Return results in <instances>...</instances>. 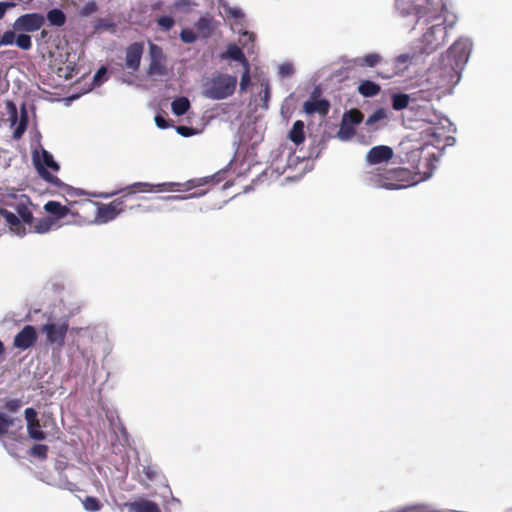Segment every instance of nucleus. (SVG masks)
<instances>
[{
	"label": "nucleus",
	"instance_id": "obj_57",
	"mask_svg": "<svg viewBox=\"0 0 512 512\" xmlns=\"http://www.w3.org/2000/svg\"><path fill=\"white\" fill-rule=\"evenodd\" d=\"M4 352H5L4 344H3V342L0 340V356H1L2 354H4Z\"/></svg>",
	"mask_w": 512,
	"mask_h": 512
},
{
	"label": "nucleus",
	"instance_id": "obj_49",
	"mask_svg": "<svg viewBox=\"0 0 512 512\" xmlns=\"http://www.w3.org/2000/svg\"><path fill=\"white\" fill-rule=\"evenodd\" d=\"M107 69L105 67H101L98 69L96 74L94 75V83L99 84L101 82L102 77L106 74Z\"/></svg>",
	"mask_w": 512,
	"mask_h": 512
},
{
	"label": "nucleus",
	"instance_id": "obj_18",
	"mask_svg": "<svg viewBox=\"0 0 512 512\" xmlns=\"http://www.w3.org/2000/svg\"><path fill=\"white\" fill-rule=\"evenodd\" d=\"M30 200L28 197H25L24 199H21L16 207L15 210L18 213L19 217L23 220L26 224H32L33 223V214L29 208Z\"/></svg>",
	"mask_w": 512,
	"mask_h": 512
},
{
	"label": "nucleus",
	"instance_id": "obj_42",
	"mask_svg": "<svg viewBox=\"0 0 512 512\" xmlns=\"http://www.w3.org/2000/svg\"><path fill=\"white\" fill-rule=\"evenodd\" d=\"M21 406H22V402L19 399H10V400L6 401L4 408L8 412L13 413V412L18 411Z\"/></svg>",
	"mask_w": 512,
	"mask_h": 512
},
{
	"label": "nucleus",
	"instance_id": "obj_29",
	"mask_svg": "<svg viewBox=\"0 0 512 512\" xmlns=\"http://www.w3.org/2000/svg\"><path fill=\"white\" fill-rule=\"evenodd\" d=\"M93 27L96 32H100V31H104V30H114L116 25L109 19L98 18L94 22Z\"/></svg>",
	"mask_w": 512,
	"mask_h": 512
},
{
	"label": "nucleus",
	"instance_id": "obj_28",
	"mask_svg": "<svg viewBox=\"0 0 512 512\" xmlns=\"http://www.w3.org/2000/svg\"><path fill=\"white\" fill-rule=\"evenodd\" d=\"M49 448L45 444H35L29 450V454L33 457H36L40 460H45L48 455Z\"/></svg>",
	"mask_w": 512,
	"mask_h": 512
},
{
	"label": "nucleus",
	"instance_id": "obj_53",
	"mask_svg": "<svg viewBox=\"0 0 512 512\" xmlns=\"http://www.w3.org/2000/svg\"><path fill=\"white\" fill-rule=\"evenodd\" d=\"M270 96V90H269V87H265V89L263 90V100L264 101H267L268 98Z\"/></svg>",
	"mask_w": 512,
	"mask_h": 512
},
{
	"label": "nucleus",
	"instance_id": "obj_56",
	"mask_svg": "<svg viewBox=\"0 0 512 512\" xmlns=\"http://www.w3.org/2000/svg\"><path fill=\"white\" fill-rule=\"evenodd\" d=\"M9 105H10V106L13 108V110H14L13 118H14V121H16V119H17L16 108H15V106H14L11 102H9Z\"/></svg>",
	"mask_w": 512,
	"mask_h": 512
},
{
	"label": "nucleus",
	"instance_id": "obj_24",
	"mask_svg": "<svg viewBox=\"0 0 512 512\" xmlns=\"http://www.w3.org/2000/svg\"><path fill=\"white\" fill-rule=\"evenodd\" d=\"M382 60L381 56L377 53H370L363 57L356 58L354 60L355 65L364 67H374Z\"/></svg>",
	"mask_w": 512,
	"mask_h": 512
},
{
	"label": "nucleus",
	"instance_id": "obj_9",
	"mask_svg": "<svg viewBox=\"0 0 512 512\" xmlns=\"http://www.w3.org/2000/svg\"><path fill=\"white\" fill-rule=\"evenodd\" d=\"M69 329L67 321L58 323H46L41 327V332L46 335L49 344L56 345L61 348L65 345L66 334Z\"/></svg>",
	"mask_w": 512,
	"mask_h": 512
},
{
	"label": "nucleus",
	"instance_id": "obj_1",
	"mask_svg": "<svg viewBox=\"0 0 512 512\" xmlns=\"http://www.w3.org/2000/svg\"><path fill=\"white\" fill-rule=\"evenodd\" d=\"M45 23V17L40 13H27L19 16L13 23L14 30L5 31L0 37V46L15 44L22 50H30L31 37L26 34L39 30Z\"/></svg>",
	"mask_w": 512,
	"mask_h": 512
},
{
	"label": "nucleus",
	"instance_id": "obj_31",
	"mask_svg": "<svg viewBox=\"0 0 512 512\" xmlns=\"http://www.w3.org/2000/svg\"><path fill=\"white\" fill-rule=\"evenodd\" d=\"M386 117V113L383 109L375 110L366 120L365 124L369 127H374V125L383 120Z\"/></svg>",
	"mask_w": 512,
	"mask_h": 512
},
{
	"label": "nucleus",
	"instance_id": "obj_25",
	"mask_svg": "<svg viewBox=\"0 0 512 512\" xmlns=\"http://www.w3.org/2000/svg\"><path fill=\"white\" fill-rule=\"evenodd\" d=\"M171 108L176 116H182L189 110L190 102L186 97H178L173 100Z\"/></svg>",
	"mask_w": 512,
	"mask_h": 512
},
{
	"label": "nucleus",
	"instance_id": "obj_11",
	"mask_svg": "<svg viewBox=\"0 0 512 512\" xmlns=\"http://www.w3.org/2000/svg\"><path fill=\"white\" fill-rule=\"evenodd\" d=\"M37 332L34 326L26 325L14 337L13 346L20 350H27L35 345Z\"/></svg>",
	"mask_w": 512,
	"mask_h": 512
},
{
	"label": "nucleus",
	"instance_id": "obj_39",
	"mask_svg": "<svg viewBox=\"0 0 512 512\" xmlns=\"http://www.w3.org/2000/svg\"><path fill=\"white\" fill-rule=\"evenodd\" d=\"M180 39L184 43H193L196 41L197 35L195 34V32L193 30L186 28L181 31Z\"/></svg>",
	"mask_w": 512,
	"mask_h": 512
},
{
	"label": "nucleus",
	"instance_id": "obj_33",
	"mask_svg": "<svg viewBox=\"0 0 512 512\" xmlns=\"http://www.w3.org/2000/svg\"><path fill=\"white\" fill-rule=\"evenodd\" d=\"M13 424L14 420L11 417L0 412V435L6 434Z\"/></svg>",
	"mask_w": 512,
	"mask_h": 512
},
{
	"label": "nucleus",
	"instance_id": "obj_13",
	"mask_svg": "<svg viewBox=\"0 0 512 512\" xmlns=\"http://www.w3.org/2000/svg\"><path fill=\"white\" fill-rule=\"evenodd\" d=\"M394 153L391 147L379 145L372 147L366 154V162L370 165H376L388 162L392 159Z\"/></svg>",
	"mask_w": 512,
	"mask_h": 512
},
{
	"label": "nucleus",
	"instance_id": "obj_48",
	"mask_svg": "<svg viewBox=\"0 0 512 512\" xmlns=\"http://www.w3.org/2000/svg\"><path fill=\"white\" fill-rule=\"evenodd\" d=\"M155 123L161 129H165V128L170 127V123L164 117H162L161 115H157L155 117Z\"/></svg>",
	"mask_w": 512,
	"mask_h": 512
},
{
	"label": "nucleus",
	"instance_id": "obj_23",
	"mask_svg": "<svg viewBox=\"0 0 512 512\" xmlns=\"http://www.w3.org/2000/svg\"><path fill=\"white\" fill-rule=\"evenodd\" d=\"M27 432L29 437L36 441H43L47 438V434L41 429L39 420L27 424Z\"/></svg>",
	"mask_w": 512,
	"mask_h": 512
},
{
	"label": "nucleus",
	"instance_id": "obj_3",
	"mask_svg": "<svg viewBox=\"0 0 512 512\" xmlns=\"http://www.w3.org/2000/svg\"><path fill=\"white\" fill-rule=\"evenodd\" d=\"M444 10V4L435 0H425L424 4H419L416 7L417 23L425 25L432 24L428 30L423 34V41L436 48L440 45V42L434 37L437 32H443L442 27V12Z\"/></svg>",
	"mask_w": 512,
	"mask_h": 512
},
{
	"label": "nucleus",
	"instance_id": "obj_55",
	"mask_svg": "<svg viewBox=\"0 0 512 512\" xmlns=\"http://www.w3.org/2000/svg\"><path fill=\"white\" fill-rule=\"evenodd\" d=\"M115 194H116V192H112V193L101 194L100 196L103 197V198H109V197H112Z\"/></svg>",
	"mask_w": 512,
	"mask_h": 512
},
{
	"label": "nucleus",
	"instance_id": "obj_20",
	"mask_svg": "<svg viewBox=\"0 0 512 512\" xmlns=\"http://www.w3.org/2000/svg\"><path fill=\"white\" fill-rule=\"evenodd\" d=\"M29 226L36 233H47L54 228H57L56 225L52 222V220L47 216L39 219L33 218V223L29 224Z\"/></svg>",
	"mask_w": 512,
	"mask_h": 512
},
{
	"label": "nucleus",
	"instance_id": "obj_17",
	"mask_svg": "<svg viewBox=\"0 0 512 512\" xmlns=\"http://www.w3.org/2000/svg\"><path fill=\"white\" fill-rule=\"evenodd\" d=\"M118 216L117 210L110 202L109 204H101L96 213V220L99 223H107Z\"/></svg>",
	"mask_w": 512,
	"mask_h": 512
},
{
	"label": "nucleus",
	"instance_id": "obj_2",
	"mask_svg": "<svg viewBox=\"0 0 512 512\" xmlns=\"http://www.w3.org/2000/svg\"><path fill=\"white\" fill-rule=\"evenodd\" d=\"M433 140L425 142L417 148L412 149L406 155L407 162L411 168L415 169L416 174L421 177V181L428 179L434 169L435 163L440 156V140L433 134Z\"/></svg>",
	"mask_w": 512,
	"mask_h": 512
},
{
	"label": "nucleus",
	"instance_id": "obj_16",
	"mask_svg": "<svg viewBox=\"0 0 512 512\" xmlns=\"http://www.w3.org/2000/svg\"><path fill=\"white\" fill-rule=\"evenodd\" d=\"M220 58L224 59H232L238 61L242 64V66H248L249 62L245 57L242 49L236 44H229L225 52L221 53Z\"/></svg>",
	"mask_w": 512,
	"mask_h": 512
},
{
	"label": "nucleus",
	"instance_id": "obj_26",
	"mask_svg": "<svg viewBox=\"0 0 512 512\" xmlns=\"http://www.w3.org/2000/svg\"><path fill=\"white\" fill-rule=\"evenodd\" d=\"M342 120L351 126L358 125L363 121V113L358 109H351L344 113Z\"/></svg>",
	"mask_w": 512,
	"mask_h": 512
},
{
	"label": "nucleus",
	"instance_id": "obj_51",
	"mask_svg": "<svg viewBox=\"0 0 512 512\" xmlns=\"http://www.w3.org/2000/svg\"><path fill=\"white\" fill-rule=\"evenodd\" d=\"M231 15L235 18L241 17L243 14L240 9L234 8L230 11Z\"/></svg>",
	"mask_w": 512,
	"mask_h": 512
},
{
	"label": "nucleus",
	"instance_id": "obj_43",
	"mask_svg": "<svg viewBox=\"0 0 512 512\" xmlns=\"http://www.w3.org/2000/svg\"><path fill=\"white\" fill-rule=\"evenodd\" d=\"M294 68L290 63H284L279 66V75L282 77H289L293 74Z\"/></svg>",
	"mask_w": 512,
	"mask_h": 512
},
{
	"label": "nucleus",
	"instance_id": "obj_32",
	"mask_svg": "<svg viewBox=\"0 0 512 512\" xmlns=\"http://www.w3.org/2000/svg\"><path fill=\"white\" fill-rule=\"evenodd\" d=\"M354 133H355L354 127L347 124L345 121L342 120L340 129L338 132V136L340 137V139L347 140V139L351 138L354 135Z\"/></svg>",
	"mask_w": 512,
	"mask_h": 512
},
{
	"label": "nucleus",
	"instance_id": "obj_6",
	"mask_svg": "<svg viewBox=\"0 0 512 512\" xmlns=\"http://www.w3.org/2000/svg\"><path fill=\"white\" fill-rule=\"evenodd\" d=\"M197 185L194 181H189L187 184H181L177 182H164L159 184H151L147 182H136L129 186L127 189L130 190L122 196L114 199L111 203L117 210L118 215L125 211L126 209V201L131 198V196L136 192H162V191H188Z\"/></svg>",
	"mask_w": 512,
	"mask_h": 512
},
{
	"label": "nucleus",
	"instance_id": "obj_41",
	"mask_svg": "<svg viewBox=\"0 0 512 512\" xmlns=\"http://www.w3.org/2000/svg\"><path fill=\"white\" fill-rule=\"evenodd\" d=\"M460 51L461 53V56H465L467 57L468 56V48H467V45L465 43H461V42H455L451 48H450V52L453 53V54H456L457 51Z\"/></svg>",
	"mask_w": 512,
	"mask_h": 512
},
{
	"label": "nucleus",
	"instance_id": "obj_7",
	"mask_svg": "<svg viewBox=\"0 0 512 512\" xmlns=\"http://www.w3.org/2000/svg\"><path fill=\"white\" fill-rule=\"evenodd\" d=\"M237 77L218 73L210 78L204 85V95L212 100H222L235 92Z\"/></svg>",
	"mask_w": 512,
	"mask_h": 512
},
{
	"label": "nucleus",
	"instance_id": "obj_40",
	"mask_svg": "<svg viewBox=\"0 0 512 512\" xmlns=\"http://www.w3.org/2000/svg\"><path fill=\"white\" fill-rule=\"evenodd\" d=\"M196 28L199 31H210L211 29V21L207 17H200L195 24Z\"/></svg>",
	"mask_w": 512,
	"mask_h": 512
},
{
	"label": "nucleus",
	"instance_id": "obj_46",
	"mask_svg": "<svg viewBox=\"0 0 512 512\" xmlns=\"http://www.w3.org/2000/svg\"><path fill=\"white\" fill-rule=\"evenodd\" d=\"M205 193H206L205 191H201V192H198V193L190 194L189 196H178V195H175V196L163 197V199H166V200H182V199H187V198H191V197H199V196L204 195Z\"/></svg>",
	"mask_w": 512,
	"mask_h": 512
},
{
	"label": "nucleus",
	"instance_id": "obj_50",
	"mask_svg": "<svg viewBox=\"0 0 512 512\" xmlns=\"http://www.w3.org/2000/svg\"><path fill=\"white\" fill-rule=\"evenodd\" d=\"M65 488L71 492L80 491V488L77 486V484L69 481L65 483Z\"/></svg>",
	"mask_w": 512,
	"mask_h": 512
},
{
	"label": "nucleus",
	"instance_id": "obj_21",
	"mask_svg": "<svg viewBox=\"0 0 512 512\" xmlns=\"http://www.w3.org/2000/svg\"><path fill=\"white\" fill-rule=\"evenodd\" d=\"M289 139L296 145H299L305 140L304 123L301 120L294 122L292 129L289 132Z\"/></svg>",
	"mask_w": 512,
	"mask_h": 512
},
{
	"label": "nucleus",
	"instance_id": "obj_4",
	"mask_svg": "<svg viewBox=\"0 0 512 512\" xmlns=\"http://www.w3.org/2000/svg\"><path fill=\"white\" fill-rule=\"evenodd\" d=\"M33 163L40 177L51 185L61 189L64 196L76 197L84 195V192L81 189H77L63 183L57 176L47 170L48 168L57 172L60 169V166L54 160L53 155L47 150L42 149L41 153L35 152L33 154Z\"/></svg>",
	"mask_w": 512,
	"mask_h": 512
},
{
	"label": "nucleus",
	"instance_id": "obj_47",
	"mask_svg": "<svg viewBox=\"0 0 512 512\" xmlns=\"http://www.w3.org/2000/svg\"><path fill=\"white\" fill-rule=\"evenodd\" d=\"M177 132L184 136V137H189L191 135H193V129L191 127H187V126H177L176 128Z\"/></svg>",
	"mask_w": 512,
	"mask_h": 512
},
{
	"label": "nucleus",
	"instance_id": "obj_12",
	"mask_svg": "<svg viewBox=\"0 0 512 512\" xmlns=\"http://www.w3.org/2000/svg\"><path fill=\"white\" fill-rule=\"evenodd\" d=\"M143 51V42H134L126 48L125 66L127 69L132 72H136L139 69Z\"/></svg>",
	"mask_w": 512,
	"mask_h": 512
},
{
	"label": "nucleus",
	"instance_id": "obj_15",
	"mask_svg": "<svg viewBox=\"0 0 512 512\" xmlns=\"http://www.w3.org/2000/svg\"><path fill=\"white\" fill-rule=\"evenodd\" d=\"M125 507L128 512H161L157 503L143 498L125 503Z\"/></svg>",
	"mask_w": 512,
	"mask_h": 512
},
{
	"label": "nucleus",
	"instance_id": "obj_54",
	"mask_svg": "<svg viewBox=\"0 0 512 512\" xmlns=\"http://www.w3.org/2000/svg\"><path fill=\"white\" fill-rule=\"evenodd\" d=\"M48 34H49V32H48L47 30H44V29H43V30L40 32V38L44 40V39H46V38L48 37Z\"/></svg>",
	"mask_w": 512,
	"mask_h": 512
},
{
	"label": "nucleus",
	"instance_id": "obj_45",
	"mask_svg": "<svg viewBox=\"0 0 512 512\" xmlns=\"http://www.w3.org/2000/svg\"><path fill=\"white\" fill-rule=\"evenodd\" d=\"M16 4L14 2H0V20L5 16L6 12L10 8H14Z\"/></svg>",
	"mask_w": 512,
	"mask_h": 512
},
{
	"label": "nucleus",
	"instance_id": "obj_14",
	"mask_svg": "<svg viewBox=\"0 0 512 512\" xmlns=\"http://www.w3.org/2000/svg\"><path fill=\"white\" fill-rule=\"evenodd\" d=\"M330 109V103L326 99H311L303 104V110L306 114H319L325 116L328 114Z\"/></svg>",
	"mask_w": 512,
	"mask_h": 512
},
{
	"label": "nucleus",
	"instance_id": "obj_30",
	"mask_svg": "<svg viewBox=\"0 0 512 512\" xmlns=\"http://www.w3.org/2000/svg\"><path fill=\"white\" fill-rule=\"evenodd\" d=\"M82 504L87 511H99L102 508V504L100 501L93 496H87L83 501Z\"/></svg>",
	"mask_w": 512,
	"mask_h": 512
},
{
	"label": "nucleus",
	"instance_id": "obj_10",
	"mask_svg": "<svg viewBox=\"0 0 512 512\" xmlns=\"http://www.w3.org/2000/svg\"><path fill=\"white\" fill-rule=\"evenodd\" d=\"M150 63L147 74L150 76H163L166 74L165 56L162 48L156 44L150 43L149 46Z\"/></svg>",
	"mask_w": 512,
	"mask_h": 512
},
{
	"label": "nucleus",
	"instance_id": "obj_35",
	"mask_svg": "<svg viewBox=\"0 0 512 512\" xmlns=\"http://www.w3.org/2000/svg\"><path fill=\"white\" fill-rule=\"evenodd\" d=\"M243 67H244V71L242 73L241 80H240V91L241 92L246 91V89L248 88V86L250 85V82H251L250 65L248 64V66H243Z\"/></svg>",
	"mask_w": 512,
	"mask_h": 512
},
{
	"label": "nucleus",
	"instance_id": "obj_52",
	"mask_svg": "<svg viewBox=\"0 0 512 512\" xmlns=\"http://www.w3.org/2000/svg\"><path fill=\"white\" fill-rule=\"evenodd\" d=\"M191 4L190 0H179L176 3V7L189 6Z\"/></svg>",
	"mask_w": 512,
	"mask_h": 512
},
{
	"label": "nucleus",
	"instance_id": "obj_37",
	"mask_svg": "<svg viewBox=\"0 0 512 512\" xmlns=\"http://www.w3.org/2000/svg\"><path fill=\"white\" fill-rule=\"evenodd\" d=\"M157 24L161 29H163L165 31H169L174 26L175 21L171 16L164 15V16H160L157 19Z\"/></svg>",
	"mask_w": 512,
	"mask_h": 512
},
{
	"label": "nucleus",
	"instance_id": "obj_19",
	"mask_svg": "<svg viewBox=\"0 0 512 512\" xmlns=\"http://www.w3.org/2000/svg\"><path fill=\"white\" fill-rule=\"evenodd\" d=\"M357 91L363 97H374L381 91L380 85L370 80H363L359 83Z\"/></svg>",
	"mask_w": 512,
	"mask_h": 512
},
{
	"label": "nucleus",
	"instance_id": "obj_44",
	"mask_svg": "<svg viewBox=\"0 0 512 512\" xmlns=\"http://www.w3.org/2000/svg\"><path fill=\"white\" fill-rule=\"evenodd\" d=\"M24 415H25L27 424L39 420L37 418V411L34 408H31V407L26 408L24 411Z\"/></svg>",
	"mask_w": 512,
	"mask_h": 512
},
{
	"label": "nucleus",
	"instance_id": "obj_34",
	"mask_svg": "<svg viewBox=\"0 0 512 512\" xmlns=\"http://www.w3.org/2000/svg\"><path fill=\"white\" fill-rule=\"evenodd\" d=\"M1 214L6 220V222L10 225L11 228L19 227L20 226V219L18 216H16L14 213L8 211V210H1Z\"/></svg>",
	"mask_w": 512,
	"mask_h": 512
},
{
	"label": "nucleus",
	"instance_id": "obj_8",
	"mask_svg": "<svg viewBox=\"0 0 512 512\" xmlns=\"http://www.w3.org/2000/svg\"><path fill=\"white\" fill-rule=\"evenodd\" d=\"M67 204L62 205L58 201L50 200L44 205V210L49 214V218L56 225V227H60L58 223L60 220L65 219L67 216L78 217V212L73 210V206L77 204L76 201H68L66 199Z\"/></svg>",
	"mask_w": 512,
	"mask_h": 512
},
{
	"label": "nucleus",
	"instance_id": "obj_36",
	"mask_svg": "<svg viewBox=\"0 0 512 512\" xmlns=\"http://www.w3.org/2000/svg\"><path fill=\"white\" fill-rule=\"evenodd\" d=\"M27 120H28L27 113H26V111H23L19 125L17 126V128L14 131V134H13L14 138L18 139L23 135V133L25 132L26 127H27Z\"/></svg>",
	"mask_w": 512,
	"mask_h": 512
},
{
	"label": "nucleus",
	"instance_id": "obj_5",
	"mask_svg": "<svg viewBox=\"0 0 512 512\" xmlns=\"http://www.w3.org/2000/svg\"><path fill=\"white\" fill-rule=\"evenodd\" d=\"M369 181L376 187L399 190L421 182V177L416 174L413 168L400 167L387 170L383 174H371Z\"/></svg>",
	"mask_w": 512,
	"mask_h": 512
},
{
	"label": "nucleus",
	"instance_id": "obj_27",
	"mask_svg": "<svg viewBox=\"0 0 512 512\" xmlns=\"http://www.w3.org/2000/svg\"><path fill=\"white\" fill-rule=\"evenodd\" d=\"M410 98L407 94L399 93L392 96V107L394 110L405 109L409 105Z\"/></svg>",
	"mask_w": 512,
	"mask_h": 512
},
{
	"label": "nucleus",
	"instance_id": "obj_22",
	"mask_svg": "<svg viewBox=\"0 0 512 512\" xmlns=\"http://www.w3.org/2000/svg\"><path fill=\"white\" fill-rule=\"evenodd\" d=\"M46 18L52 26L61 27L66 23L65 13L58 8L48 11Z\"/></svg>",
	"mask_w": 512,
	"mask_h": 512
},
{
	"label": "nucleus",
	"instance_id": "obj_38",
	"mask_svg": "<svg viewBox=\"0 0 512 512\" xmlns=\"http://www.w3.org/2000/svg\"><path fill=\"white\" fill-rule=\"evenodd\" d=\"M98 5L95 1H89L87 2L80 10L79 14L80 16L87 17L91 14L97 12Z\"/></svg>",
	"mask_w": 512,
	"mask_h": 512
}]
</instances>
